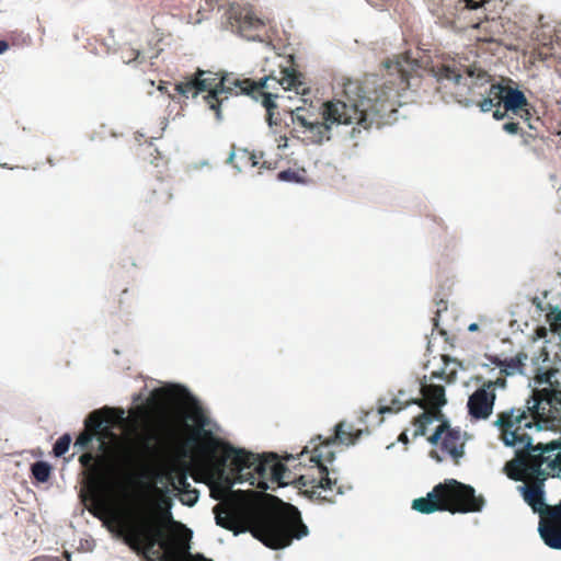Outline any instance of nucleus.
<instances>
[{
    "label": "nucleus",
    "instance_id": "nucleus-1",
    "mask_svg": "<svg viewBox=\"0 0 561 561\" xmlns=\"http://www.w3.org/2000/svg\"><path fill=\"white\" fill-rule=\"evenodd\" d=\"M409 85L408 73L399 68L386 78L370 75L363 80L348 79L343 85L342 99L323 103L321 110L310 105L291 111L294 129L310 144L329 140L333 125L355 124L353 131L368 130L374 124L379 126V118L394 110Z\"/></svg>",
    "mask_w": 561,
    "mask_h": 561
},
{
    "label": "nucleus",
    "instance_id": "nucleus-2",
    "mask_svg": "<svg viewBox=\"0 0 561 561\" xmlns=\"http://www.w3.org/2000/svg\"><path fill=\"white\" fill-rule=\"evenodd\" d=\"M187 416L195 426L190 427L185 424L190 430L185 446L192 447L198 444V451L206 466L219 477L224 476L225 468L229 465L239 482H249L250 485L261 490L270 489V482L279 486L289 483L286 480L289 479V471L276 454L257 455L243 448H236L216 437L211 431L205 428L209 424V419L198 405H194Z\"/></svg>",
    "mask_w": 561,
    "mask_h": 561
},
{
    "label": "nucleus",
    "instance_id": "nucleus-3",
    "mask_svg": "<svg viewBox=\"0 0 561 561\" xmlns=\"http://www.w3.org/2000/svg\"><path fill=\"white\" fill-rule=\"evenodd\" d=\"M195 75L198 77V81H205L203 82V92L207 91L208 94L204 96V100L209 110L214 111L217 119H221L220 108L229 95L244 94L256 101L261 100L266 110L268 125H276L274 111L277 108L275 100L278 95L268 92L267 89L279 85L285 91H294L300 95H306L310 91L302 73L291 67L282 68L279 77L271 75L257 81L250 78H239L233 73H217L202 69H197Z\"/></svg>",
    "mask_w": 561,
    "mask_h": 561
},
{
    "label": "nucleus",
    "instance_id": "nucleus-4",
    "mask_svg": "<svg viewBox=\"0 0 561 561\" xmlns=\"http://www.w3.org/2000/svg\"><path fill=\"white\" fill-rule=\"evenodd\" d=\"M213 511L218 526L234 535L250 531L271 549L285 548L294 539L308 535V527L304 524L300 512L291 504H284L273 512H254L245 517L227 512L220 504Z\"/></svg>",
    "mask_w": 561,
    "mask_h": 561
},
{
    "label": "nucleus",
    "instance_id": "nucleus-5",
    "mask_svg": "<svg viewBox=\"0 0 561 561\" xmlns=\"http://www.w3.org/2000/svg\"><path fill=\"white\" fill-rule=\"evenodd\" d=\"M436 91L446 103L477 105L485 94L490 75L481 69H466L456 64H443L434 69Z\"/></svg>",
    "mask_w": 561,
    "mask_h": 561
},
{
    "label": "nucleus",
    "instance_id": "nucleus-6",
    "mask_svg": "<svg viewBox=\"0 0 561 561\" xmlns=\"http://www.w3.org/2000/svg\"><path fill=\"white\" fill-rule=\"evenodd\" d=\"M482 495H476L471 485L463 484L455 479L438 483L425 497L415 499L412 508L422 513L447 511L455 513L480 512L484 506Z\"/></svg>",
    "mask_w": 561,
    "mask_h": 561
},
{
    "label": "nucleus",
    "instance_id": "nucleus-7",
    "mask_svg": "<svg viewBox=\"0 0 561 561\" xmlns=\"http://www.w3.org/2000/svg\"><path fill=\"white\" fill-rule=\"evenodd\" d=\"M535 454L523 453L516 458L518 474H510L514 480H528L529 483L519 485L524 501L533 508L535 513H539L541 518L548 517V508H553L545 503L543 482L548 477H560V472H554L548 468L551 458L543 449L541 444L535 449Z\"/></svg>",
    "mask_w": 561,
    "mask_h": 561
},
{
    "label": "nucleus",
    "instance_id": "nucleus-8",
    "mask_svg": "<svg viewBox=\"0 0 561 561\" xmlns=\"http://www.w3.org/2000/svg\"><path fill=\"white\" fill-rule=\"evenodd\" d=\"M493 426L504 445L516 449V458L523 453L535 454V449L541 444L533 445L530 432L539 431V427L536 417L526 405L500 411Z\"/></svg>",
    "mask_w": 561,
    "mask_h": 561
},
{
    "label": "nucleus",
    "instance_id": "nucleus-9",
    "mask_svg": "<svg viewBox=\"0 0 561 561\" xmlns=\"http://www.w3.org/2000/svg\"><path fill=\"white\" fill-rule=\"evenodd\" d=\"M478 107L482 112L493 111V117L496 121H501L510 113L519 116L524 122L528 124L530 129H536L535 122L533 119L531 110L533 106L528 102L525 94L518 90L501 83L489 82L485 85V94L478 102Z\"/></svg>",
    "mask_w": 561,
    "mask_h": 561
},
{
    "label": "nucleus",
    "instance_id": "nucleus-10",
    "mask_svg": "<svg viewBox=\"0 0 561 561\" xmlns=\"http://www.w3.org/2000/svg\"><path fill=\"white\" fill-rule=\"evenodd\" d=\"M320 443L312 449L310 461L316 463L318 476L301 474L299 483L305 488H310L312 494L327 502H334L336 495L342 494V486L337 484L336 479H331L328 468L323 461L331 462L334 459V453L330 450V446H325V438L318 436Z\"/></svg>",
    "mask_w": 561,
    "mask_h": 561
},
{
    "label": "nucleus",
    "instance_id": "nucleus-11",
    "mask_svg": "<svg viewBox=\"0 0 561 561\" xmlns=\"http://www.w3.org/2000/svg\"><path fill=\"white\" fill-rule=\"evenodd\" d=\"M124 411L113 408H103L93 411L85 420L87 434L78 437L76 444L85 445L92 436H96L100 448L105 450L107 443L117 438L113 427L123 419Z\"/></svg>",
    "mask_w": 561,
    "mask_h": 561
},
{
    "label": "nucleus",
    "instance_id": "nucleus-12",
    "mask_svg": "<svg viewBox=\"0 0 561 561\" xmlns=\"http://www.w3.org/2000/svg\"><path fill=\"white\" fill-rule=\"evenodd\" d=\"M231 28L248 39H262L265 22L249 4L232 3L226 12Z\"/></svg>",
    "mask_w": 561,
    "mask_h": 561
},
{
    "label": "nucleus",
    "instance_id": "nucleus-13",
    "mask_svg": "<svg viewBox=\"0 0 561 561\" xmlns=\"http://www.w3.org/2000/svg\"><path fill=\"white\" fill-rule=\"evenodd\" d=\"M525 405L536 417V423L540 428V423L548 424L558 419L561 412V391L552 389L534 390L530 398L526 400Z\"/></svg>",
    "mask_w": 561,
    "mask_h": 561
},
{
    "label": "nucleus",
    "instance_id": "nucleus-14",
    "mask_svg": "<svg viewBox=\"0 0 561 561\" xmlns=\"http://www.w3.org/2000/svg\"><path fill=\"white\" fill-rule=\"evenodd\" d=\"M442 440V450L446 451L456 465L465 455L466 437L458 428H453L446 421L437 426L434 434L428 437V442L436 445Z\"/></svg>",
    "mask_w": 561,
    "mask_h": 561
},
{
    "label": "nucleus",
    "instance_id": "nucleus-15",
    "mask_svg": "<svg viewBox=\"0 0 561 561\" xmlns=\"http://www.w3.org/2000/svg\"><path fill=\"white\" fill-rule=\"evenodd\" d=\"M491 1L477 2V0H438L433 3L431 11L438 19L445 20L447 23L456 24L460 22L463 14L471 10H477L478 5H485Z\"/></svg>",
    "mask_w": 561,
    "mask_h": 561
},
{
    "label": "nucleus",
    "instance_id": "nucleus-16",
    "mask_svg": "<svg viewBox=\"0 0 561 561\" xmlns=\"http://www.w3.org/2000/svg\"><path fill=\"white\" fill-rule=\"evenodd\" d=\"M460 27H471L474 30L478 42L504 44L506 30L501 16L484 14V18L478 22H472L468 25L460 24Z\"/></svg>",
    "mask_w": 561,
    "mask_h": 561
},
{
    "label": "nucleus",
    "instance_id": "nucleus-17",
    "mask_svg": "<svg viewBox=\"0 0 561 561\" xmlns=\"http://www.w3.org/2000/svg\"><path fill=\"white\" fill-rule=\"evenodd\" d=\"M496 393L482 383L470 394L467 403L468 413L474 420H486L493 413Z\"/></svg>",
    "mask_w": 561,
    "mask_h": 561
},
{
    "label": "nucleus",
    "instance_id": "nucleus-18",
    "mask_svg": "<svg viewBox=\"0 0 561 561\" xmlns=\"http://www.w3.org/2000/svg\"><path fill=\"white\" fill-rule=\"evenodd\" d=\"M539 533L547 546L561 549V503L548 508V517L540 520Z\"/></svg>",
    "mask_w": 561,
    "mask_h": 561
},
{
    "label": "nucleus",
    "instance_id": "nucleus-19",
    "mask_svg": "<svg viewBox=\"0 0 561 561\" xmlns=\"http://www.w3.org/2000/svg\"><path fill=\"white\" fill-rule=\"evenodd\" d=\"M421 399H415V404L440 415V408L446 404L445 388L440 385H422L420 388Z\"/></svg>",
    "mask_w": 561,
    "mask_h": 561
},
{
    "label": "nucleus",
    "instance_id": "nucleus-20",
    "mask_svg": "<svg viewBox=\"0 0 561 561\" xmlns=\"http://www.w3.org/2000/svg\"><path fill=\"white\" fill-rule=\"evenodd\" d=\"M145 203L151 208H161L167 206L171 198V187L168 182L158 180L156 184L151 185L145 194Z\"/></svg>",
    "mask_w": 561,
    "mask_h": 561
},
{
    "label": "nucleus",
    "instance_id": "nucleus-21",
    "mask_svg": "<svg viewBox=\"0 0 561 561\" xmlns=\"http://www.w3.org/2000/svg\"><path fill=\"white\" fill-rule=\"evenodd\" d=\"M230 160L232 162L237 160L234 167L239 170H241V165L239 163H241L243 167L250 168H255L260 165V168H265L268 170L275 169V164L264 159L263 152H254L249 151L247 149H242L238 153H232L230 156Z\"/></svg>",
    "mask_w": 561,
    "mask_h": 561
},
{
    "label": "nucleus",
    "instance_id": "nucleus-22",
    "mask_svg": "<svg viewBox=\"0 0 561 561\" xmlns=\"http://www.w3.org/2000/svg\"><path fill=\"white\" fill-rule=\"evenodd\" d=\"M362 435L360 430H354L353 425L345 422H340L335 425L334 435L325 438V446H331L334 443L351 445L354 444Z\"/></svg>",
    "mask_w": 561,
    "mask_h": 561
},
{
    "label": "nucleus",
    "instance_id": "nucleus-23",
    "mask_svg": "<svg viewBox=\"0 0 561 561\" xmlns=\"http://www.w3.org/2000/svg\"><path fill=\"white\" fill-rule=\"evenodd\" d=\"M526 355L517 354L514 357L501 359L497 356L490 357L492 364L500 368V375L514 376L522 374L524 368V359Z\"/></svg>",
    "mask_w": 561,
    "mask_h": 561
},
{
    "label": "nucleus",
    "instance_id": "nucleus-24",
    "mask_svg": "<svg viewBox=\"0 0 561 561\" xmlns=\"http://www.w3.org/2000/svg\"><path fill=\"white\" fill-rule=\"evenodd\" d=\"M415 399H401L397 396L390 399L383 397L378 400L377 411L381 415L386 413H397L408 405L415 404Z\"/></svg>",
    "mask_w": 561,
    "mask_h": 561
},
{
    "label": "nucleus",
    "instance_id": "nucleus-25",
    "mask_svg": "<svg viewBox=\"0 0 561 561\" xmlns=\"http://www.w3.org/2000/svg\"><path fill=\"white\" fill-rule=\"evenodd\" d=\"M204 81H198L195 72L185 78L184 81L178 82L174 87V91L178 95L188 98L192 95L196 96L199 92H203Z\"/></svg>",
    "mask_w": 561,
    "mask_h": 561
},
{
    "label": "nucleus",
    "instance_id": "nucleus-26",
    "mask_svg": "<svg viewBox=\"0 0 561 561\" xmlns=\"http://www.w3.org/2000/svg\"><path fill=\"white\" fill-rule=\"evenodd\" d=\"M543 449H547V454L551 456L548 468H550L554 472L561 473V442L552 440L547 444H541Z\"/></svg>",
    "mask_w": 561,
    "mask_h": 561
},
{
    "label": "nucleus",
    "instance_id": "nucleus-27",
    "mask_svg": "<svg viewBox=\"0 0 561 561\" xmlns=\"http://www.w3.org/2000/svg\"><path fill=\"white\" fill-rule=\"evenodd\" d=\"M440 415L435 414V412H431L425 410L423 413H421L414 420V426L415 431L413 436H424L426 434L427 426L435 420L438 419Z\"/></svg>",
    "mask_w": 561,
    "mask_h": 561
},
{
    "label": "nucleus",
    "instance_id": "nucleus-28",
    "mask_svg": "<svg viewBox=\"0 0 561 561\" xmlns=\"http://www.w3.org/2000/svg\"><path fill=\"white\" fill-rule=\"evenodd\" d=\"M161 438L154 431L146 432L141 437V447L150 454H157L160 451Z\"/></svg>",
    "mask_w": 561,
    "mask_h": 561
},
{
    "label": "nucleus",
    "instance_id": "nucleus-29",
    "mask_svg": "<svg viewBox=\"0 0 561 561\" xmlns=\"http://www.w3.org/2000/svg\"><path fill=\"white\" fill-rule=\"evenodd\" d=\"M534 38L535 41L538 42V44H545V42H548L549 39L551 41V45L554 44V42H559L560 41V37L556 35V38L554 36L552 35V30L547 26V25H543L541 24L539 27H537L534 33Z\"/></svg>",
    "mask_w": 561,
    "mask_h": 561
},
{
    "label": "nucleus",
    "instance_id": "nucleus-30",
    "mask_svg": "<svg viewBox=\"0 0 561 561\" xmlns=\"http://www.w3.org/2000/svg\"><path fill=\"white\" fill-rule=\"evenodd\" d=\"M50 466L44 461L32 465V474L38 482H47L50 477Z\"/></svg>",
    "mask_w": 561,
    "mask_h": 561
},
{
    "label": "nucleus",
    "instance_id": "nucleus-31",
    "mask_svg": "<svg viewBox=\"0 0 561 561\" xmlns=\"http://www.w3.org/2000/svg\"><path fill=\"white\" fill-rule=\"evenodd\" d=\"M554 47L551 45V41L545 42V44H538V46L534 49V56L539 60L546 61L549 58L553 57Z\"/></svg>",
    "mask_w": 561,
    "mask_h": 561
},
{
    "label": "nucleus",
    "instance_id": "nucleus-32",
    "mask_svg": "<svg viewBox=\"0 0 561 561\" xmlns=\"http://www.w3.org/2000/svg\"><path fill=\"white\" fill-rule=\"evenodd\" d=\"M171 484L174 490L182 492L188 488H191L190 482L187 481V474L184 470H179L175 476L172 478Z\"/></svg>",
    "mask_w": 561,
    "mask_h": 561
},
{
    "label": "nucleus",
    "instance_id": "nucleus-33",
    "mask_svg": "<svg viewBox=\"0 0 561 561\" xmlns=\"http://www.w3.org/2000/svg\"><path fill=\"white\" fill-rule=\"evenodd\" d=\"M70 446V433H65L54 445L53 451L56 457L62 456Z\"/></svg>",
    "mask_w": 561,
    "mask_h": 561
},
{
    "label": "nucleus",
    "instance_id": "nucleus-34",
    "mask_svg": "<svg viewBox=\"0 0 561 561\" xmlns=\"http://www.w3.org/2000/svg\"><path fill=\"white\" fill-rule=\"evenodd\" d=\"M180 502L187 506H193L198 500V491L195 489H186L180 492Z\"/></svg>",
    "mask_w": 561,
    "mask_h": 561
},
{
    "label": "nucleus",
    "instance_id": "nucleus-35",
    "mask_svg": "<svg viewBox=\"0 0 561 561\" xmlns=\"http://www.w3.org/2000/svg\"><path fill=\"white\" fill-rule=\"evenodd\" d=\"M508 376L500 375L494 380H483L482 385L490 391L495 392L497 388L504 389L506 388V378Z\"/></svg>",
    "mask_w": 561,
    "mask_h": 561
},
{
    "label": "nucleus",
    "instance_id": "nucleus-36",
    "mask_svg": "<svg viewBox=\"0 0 561 561\" xmlns=\"http://www.w3.org/2000/svg\"><path fill=\"white\" fill-rule=\"evenodd\" d=\"M277 179L280 180V181L297 182L298 183V182L302 181V175L300 174L299 171H295V170L288 169V170L280 171L277 174Z\"/></svg>",
    "mask_w": 561,
    "mask_h": 561
},
{
    "label": "nucleus",
    "instance_id": "nucleus-37",
    "mask_svg": "<svg viewBox=\"0 0 561 561\" xmlns=\"http://www.w3.org/2000/svg\"><path fill=\"white\" fill-rule=\"evenodd\" d=\"M547 320L550 322L551 327H561V309H551L547 314Z\"/></svg>",
    "mask_w": 561,
    "mask_h": 561
},
{
    "label": "nucleus",
    "instance_id": "nucleus-38",
    "mask_svg": "<svg viewBox=\"0 0 561 561\" xmlns=\"http://www.w3.org/2000/svg\"><path fill=\"white\" fill-rule=\"evenodd\" d=\"M80 462L85 468H92L94 463L96 462V456L92 454H83L80 456Z\"/></svg>",
    "mask_w": 561,
    "mask_h": 561
},
{
    "label": "nucleus",
    "instance_id": "nucleus-39",
    "mask_svg": "<svg viewBox=\"0 0 561 561\" xmlns=\"http://www.w3.org/2000/svg\"><path fill=\"white\" fill-rule=\"evenodd\" d=\"M503 129L507 133V134H512V135H515L519 131V124L516 123V122H507L503 125Z\"/></svg>",
    "mask_w": 561,
    "mask_h": 561
},
{
    "label": "nucleus",
    "instance_id": "nucleus-40",
    "mask_svg": "<svg viewBox=\"0 0 561 561\" xmlns=\"http://www.w3.org/2000/svg\"><path fill=\"white\" fill-rule=\"evenodd\" d=\"M147 150L149 151V156L153 158L150 162L152 164H154L156 167H158L159 165L158 160H162V157H160V152L156 148H153L151 145H149L147 147Z\"/></svg>",
    "mask_w": 561,
    "mask_h": 561
},
{
    "label": "nucleus",
    "instance_id": "nucleus-41",
    "mask_svg": "<svg viewBox=\"0 0 561 561\" xmlns=\"http://www.w3.org/2000/svg\"><path fill=\"white\" fill-rule=\"evenodd\" d=\"M447 309V305L444 300H440L439 304H438V309H437V312H436V317L433 319L434 321V327L437 328L438 327V317H439V313L442 310H446Z\"/></svg>",
    "mask_w": 561,
    "mask_h": 561
},
{
    "label": "nucleus",
    "instance_id": "nucleus-42",
    "mask_svg": "<svg viewBox=\"0 0 561 561\" xmlns=\"http://www.w3.org/2000/svg\"><path fill=\"white\" fill-rule=\"evenodd\" d=\"M31 561H60L58 558H50V557H38Z\"/></svg>",
    "mask_w": 561,
    "mask_h": 561
},
{
    "label": "nucleus",
    "instance_id": "nucleus-43",
    "mask_svg": "<svg viewBox=\"0 0 561 561\" xmlns=\"http://www.w3.org/2000/svg\"><path fill=\"white\" fill-rule=\"evenodd\" d=\"M139 55H140L139 50H131L128 56V61L138 59Z\"/></svg>",
    "mask_w": 561,
    "mask_h": 561
},
{
    "label": "nucleus",
    "instance_id": "nucleus-44",
    "mask_svg": "<svg viewBox=\"0 0 561 561\" xmlns=\"http://www.w3.org/2000/svg\"><path fill=\"white\" fill-rule=\"evenodd\" d=\"M398 440L403 443V444H409V438H408V435L405 432H402L399 437H398Z\"/></svg>",
    "mask_w": 561,
    "mask_h": 561
},
{
    "label": "nucleus",
    "instance_id": "nucleus-45",
    "mask_svg": "<svg viewBox=\"0 0 561 561\" xmlns=\"http://www.w3.org/2000/svg\"><path fill=\"white\" fill-rule=\"evenodd\" d=\"M9 48V44L5 41H0V54H3Z\"/></svg>",
    "mask_w": 561,
    "mask_h": 561
},
{
    "label": "nucleus",
    "instance_id": "nucleus-46",
    "mask_svg": "<svg viewBox=\"0 0 561 561\" xmlns=\"http://www.w3.org/2000/svg\"><path fill=\"white\" fill-rule=\"evenodd\" d=\"M397 397H400L401 399H413L412 397H409L404 390H399Z\"/></svg>",
    "mask_w": 561,
    "mask_h": 561
},
{
    "label": "nucleus",
    "instance_id": "nucleus-47",
    "mask_svg": "<svg viewBox=\"0 0 561 561\" xmlns=\"http://www.w3.org/2000/svg\"><path fill=\"white\" fill-rule=\"evenodd\" d=\"M431 457L435 459L437 462H440L443 460L438 453L435 450L431 451Z\"/></svg>",
    "mask_w": 561,
    "mask_h": 561
},
{
    "label": "nucleus",
    "instance_id": "nucleus-48",
    "mask_svg": "<svg viewBox=\"0 0 561 561\" xmlns=\"http://www.w3.org/2000/svg\"><path fill=\"white\" fill-rule=\"evenodd\" d=\"M158 90L161 92H167L168 88L164 82H161L160 85L158 87Z\"/></svg>",
    "mask_w": 561,
    "mask_h": 561
},
{
    "label": "nucleus",
    "instance_id": "nucleus-49",
    "mask_svg": "<svg viewBox=\"0 0 561 561\" xmlns=\"http://www.w3.org/2000/svg\"><path fill=\"white\" fill-rule=\"evenodd\" d=\"M479 329V325L477 323H471L468 328L469 331H477Z\"/></svg>",
    "mask_w": 561,
    "mask_h": 561
},
{
    "label": "nucleus",
    "instance_id": "nucleus-50",
    "mask_svg": "<svg viewBox=\"0 0 561 561\" xmlns=\"http://www.w3.org/2000/svg\"><path fill=\"white\" fill-rule=\"evenodd\" d=\"M64 557L66 558L67 561H70V552L69 551L65 550Z\"/></svg>",
    "mask_w": 561,
    "mask_h": 561
},
{
    "label": "nucleus",
    "instance_id": "nucleus-51",
    "mask_svg": "<svg viewBox=\"0 0 561 561\" xmlns=\"http://www.w3.org/2000/svg\"><path fill=\"white\" fill-rule=\"evenodd\" d=\"M123 305H124V301H123V299H122V298H119V300H118V307H119V308H122V307H123Z\"/></svg>",
    "mask_w": 561,
    "mask_h": 561
},
{
    "label": "nucleus",
    "instance_id": "nucleus-52",
    "mask_svg": "<svg viewBox=\"0 0 561 561\" xmlns=\"http://www.w3.org/2000/svg\"><path fill=\"white\" fill-rule=\"evenodd\" d=\"M121 295H122V296H126V295H128V289H124V290L122 291V294H121Z\"/></svg>",
    "mask_w": 561,
    "mask_h": 561
},
{
    "label": "nucleus",
    "instance_id": "nucleus-53",
    "mask_svg": "<svg viewBox=\"0 0 561 561\" xmlns=\"http://www.w3.org/2000/svg\"><path fill=\"white\" fill-rule=\"evenodd\" d=\"M442 375H443V373H439V374H437V373H433V376H434V377H442Z\"/></svg>",
    "mask_w": 561,
    "mask_h": 561
},
{
    "label": "nucleus",
    "instance_id": "nucleus-54",
    "mask_svg": "<svg viewBox=\"0 0 561 561\" xmlns=\"http://www.w3.org/2000/svg\"><path fill=\"white\" fill-rule=\"evenodd\" d=\"M169 96H170L172 100H174V99H175V96H176V94H169Z\"/></svg>",
    "mask_w": 561,
    "mask_h": 561
},
{
    "label": "nucleus",
    "instance_id": "nucleus-55",
    "mask_svg": "<svg viewBox=\"0 0 561 561\" xmlns=\"http://www.w3.org/2000/svg\"><path fill=\"white\" fill-rule=\"evenodd\" d=\"M476 380H477V382H479V381L482 380V378L481 377H477Z\"/></svg>",
    "mask_w": 561,
    "mask_h": 561
}]
</instances>
